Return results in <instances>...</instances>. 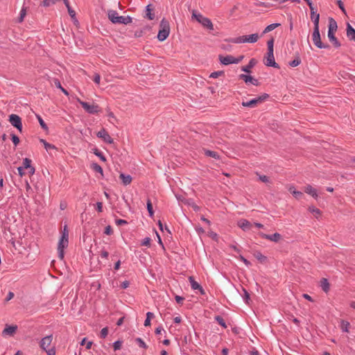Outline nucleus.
<instances>
[{
  "instance_id": "nucleus-1",
  "label": "nucleus",
  "mask_w": 355,
  "mask_h": 355,
  "mask_svg": "<svg viewBox=\"0 0 355 355\" xmlns=\"http://www.w3.org/2000/svg\"><path fill=\"white\" fill-rule=\"evenodd\" d=\"M328 28H329V29H328V35H328V37H329L330 42H331L333 43V45L334 46V47H336V48L340 47L341 46V44L338 40L337 37L335 36V32L336 31L337 28H338L337 22L332 17H330L329 19Z\"/></svg>"
},
{
  "instance_id": "nucleus-2",
  "label": "nucleus",
  "mask_w": 355,
  "mask_h": 355,
  "mask_svg": "<svg viewBox=\"0 0 355 355\" xmlns=\"http://www.w3.org/2000/svg\"><path fill=\"white\" fill-rule=\"evenodd\" d=\"M108 19L113 24H130L132 21V17L130 16H119L118 12L116 10H110L107 12Z\"/></svg>"
},
{
  "instance_id": "nucleus-3",
  "label": "nucleus",
  "mask_w": 355,
  "mask_h": 355,
  "mask_svg": "<svg viewBox=\"0 0 355 355\" xmlns=\"http://www.w3.org/2000/svg\"><path fill=\"white\" fill-rule=\"evenodd\" d=\"M170 24L167 19L163 18L159 24V30L157 34V39L160 42L164 41L169 35Z\"/></svg>"
},
{
  "instance_id": "nucleus-4",
  "label": "nucleus",
  "mask_w": 355,
  "mask_h": 355,
  "mask_svg": "<svg viewBox=\"0 0 355 355\" xmlns=\"http://www.w3.org/2000/svg\"><path fill=\"white\" fill-rule=\"evenodd\" d=\"M312 40L313 44L318 49H329L330 46L327 44H324L321 40L320 34L319 26H313V31L312 33Z\"/></svg>"
},
{
  "instance_id": "nucleus-5",
  "label": "nucleus",
  "mask_w": 355,
  "mask_h": 355,
  "mask_svg": "<svg viewBox=\"0 0 355 355\" xmlns=\"http://www.w3.org/2000/svg\"><path fill=\"white\" fill-rule=\"evenodd\" d=\"M268 98L269 95L268 94L264 93L262 95L259 96V97L253 98L249 101H243L241 104L244 107H254L259 103H261Z\"/></svg>"
},
{
  "instance_id": "nucleus-6",
  "label": "nucleus",
  "mask_w": 355,
  "mask_h": 355,
  "mask_svg": "<svg viewBox=\"0 0 355 355\" xmlns=\"http://www.w3.org/2000/svg\"><path fill=\"white\" fill-rule=\"evenodd\" d=\"M78 102L81 105L83 108L89 114H97L101 112V109L98 105H89L88 103L78 98Z\"/></svg>"
},
{
  "instance_id": "nucleus-7",
  "label": "nucleus",
  "mask_w": 355,
  "mask_h": 355,
  "mask_svg": "<svg viewBox=\"0 0 355 355\" xmlns=\"http://www.w3.org/2000/svg\"><path fill=\"white\" fill-rule=\"evenodd\" d=\"M8 121L13 127L19 130V132H22L23 125L21 118L19 116L15 114H12L9 115Z\"/></svg>"
},
{
  "instance_id": "nucleus-8",
  "label": "nucleus",
  "mask_w": 355,
  "mask_h": 355,
  "mask_svg": "<svg viewBox=\"0 0 355 355\" xmlns=\"http://www.w3.org/2000/svg\"><path fill=\"white\" fill-rule=\"evenodd\" d=\"M96 136L103 139V141L107 144H111L114 143L113 139L105 128H102L99 132H98Z\"/></svg>"
},
{
  "instance_id": "nucleus-9",
  "label": "nucleus",
  "mask_w": 355,
  "mask_h": 355,
  "mask_svg": "<svg viewBox=\"0 0 355 355\" xmlns=\"http://www.w3.org/2000/svg\"><path fill=\"white\" fill-rule=\"evenodd\" d=\"M274 51H268L266 56V62L265 64L268 67H272L276 69H279V65L275 62L274 57Z\"/></svg>"
},
{
  "instance_id": "nucleus-10",
  "label": "nucleus",
  "mask_w": 355,
  "mask_h": 355,
  "mask_svg": "<svg viewBox=\"0 0 355 355\" xmlns=\"http://www.w3.org/2000/svg\"><path fill=\"white\" fill-rule=\"evenodd\" d=\"M69 241L68 239H60L58 245V257L60 259H62L64 258V249L68 246Z\"/></svg>"
},
{
  "instance_id": "nucleus-11",
  "label": "nucleus",
  "mask_w": 355,
  "mask_h": 355,
  "mask_svg": "<svg viewBox=\"0 0 355 355\" xmlns=\"http://www.w3.org/2000/svg\"><path fill=\"white\" fill-rule=\"evenodd\" d=\"M144 17L148 20H153L155 18V6L153 4H148L146 7Z\"/></svg>"
},
{
  "instance_id": "nucleus-12",
  "label": "nucleus",
  "mask_w": 355,
  "mask_h": 355,
  "mask_svg": "<svg viewBox=\"0 0 355 355\" xmlns=\"http://www.w3.org/2000/svg\"><path fill=\"white\" fill-rule=\"evenodd\" d=\"M259 235L263 238V239H268V240H270L271 241H274V242H279V240L282 239V235L277 232L273 234H265L263 232H259Z\"/></svg>"
},
{
  "instance_id": "nucleus-13",
  "label": "nucleus",
  "mask_w": 355,
  "mask_h": 355,
  "mask_svg": "<svg viewBox=\"0 0 355 355\" xmlns=\"http://www.w3.org/2000/svg\"><path fill=\"white\" fill-rule=\"evenodd\" d=\"M239 78L240 80H243L245 83H250L255 86L260 85V83L259 82V80L257 79L254 78L250 75L242 73L239 75Z\"/></svg>"
},
{
  "instance_id": "nucleus-14",
  "label": "nucleus",
  "mask_w": 355,
  "mask_h": 355,
  "mask_svg": "<svg viewBox=\"0 0 355 355\" xmlns=\"http://www.w3.org/2000/svg\"><path fill=\"white\" fill-rule=\"evenodd\" d=\"M53 340V335L46 336L42 338L40 342V347L44 351L47 349L48 347L51 345Z\"/></svg>"
},
{
  "instance_id": "nucleus-15",
  "label": "nucleus",
  "mask_w": 355,
  "mask_h": 355,
  "mask_svg": "<svg viewBox=\"0 0 355 355\" xmlns=\"http://www.w3.org/2000/svg\"><path fill=\"white\" fill-rule=\"evenodd\" d=\"M189 282L191 284V286L193 290H198L201 295H205V291L202 287L200 284H199L197 282L195 281L194 277L191 276L189 277Z\"/></svg>"
},
{
  "instance_id": "nucleus-16",
  "label": "nucleus",
  "mask_w": 355,
  "mask_h": 355,
  "mask_svg": "<svg viewBox=\"0 0 355 355\" xmlns=\"http://www.w3.org/2000/svg\"><path fill=\"white\" fill-rule=\"evenodd\" d=\"M218 58L222 64L228 65L230 64H234V57L231 55H228L226 56H223L220 55Z\"/></svg>"
},
{
  "instance_id": "nucleus-17",
  "label": "nucleus",
  "mask_w": 355,
  "mask_h": 355,
  "mask_svg": "<svg viewBox=\"0 0 355 355\" xmlns=\"http://www.w3.org/2000/svg\"><path fill=\"white\" fill-rule=\"evenodd\" d=\"M257 63V60L255 58H251L249 61V63L241 67V70L245 73H250L252 72L251 69L256 65Z\"/></svg>"
},
{
  "instance_id": "nucleus-18",
  "label": "nucleus",
  "mask_w": 355,
  "mask_h": 355,
  "mask_svg": "<svg viewBox=\"0 0 355 355\" xmlns=\"http://www.w3.org/2000/svg\"><path fill=\"white\" fill-rule=\"evenodd\" d=\"M243 42L248 43H255L259 38L258 33H254L249 35H243Z\"/></svg>"
},
{
  "instance_id": "nucleus-19",
  "label": "nucleus",
  "mask_w": 355,
  "mask_h": 355,
  "mask_svg": "<svg viewBox=\"0 0 355 355\" xmlns=\"http://www.w3.org/2000/svg\"><path fill=\"white\" fill-rule=\"evenodd\" d=\"M238 226L243 231H247L252 227V224L246 219H241L238 222Z\"/></svg>"
},
{
  "instance_id": "nucleus-20",
  "label": "nucleus",
  "mask_w": 355,
  "mask_h": 355,
  "mask_svg": "<svg viewBox=\"0 0 355 355\" xmlns=\"http://www.w3.org/2000/svg\"><path fill=\"white\" fill-rule=\"evenodd\" d=\"M200 24L204 28H206L207 29H208L209 31L214 30V25H213L211 21L210 20V19H209L207 17H205L201 21H200Z\"/></svg>"
},
{
  "instance_id": "nucleus-21",
  "label": "nucleus",
  "mask_w": 355,
  "mask_h": 355,
  "mask_svg": "<svg viewBox=\"0 0 355 355\" xmlns=\"http://www.w3.org/2000/svg\"><path fill=\"white\" fill-rule=\"evenodd\" d=\"M347 36L352 40L355 42V29L349 24H347Z\"/></svg>"
},
{
  "instance_id": "nucleus-22",
  "label": "nucleus",
  "mask_w": 355,
  "mask_h": 355,
  "mask_svg": "<svg viewBox=\"0 0 355 355\" xmlns=\"http://www.w3.org/2000/svg\"><path fill=\"white\" fill-rule=\"evenodd\" d=\"M320 286L322 288V290L325 293H327L330 290V284L329 283V281L326 278H322L320 282Z\"/></svg>"
},
{
  "instance_id": "nucleus-23",
  "label": "nucleus",
  "mask_w": 355,
  "mask_h": 355,
  "mask_svg": "<svg viewBox=\"0 0 355 355\" xmlns=\"http://www.w3.org/2000/svg\"><path fill=\"white\" fill-rule=\"evenodd\" d=\"M311 19L314 26H319L320 14L317 13L315 9L313 10H311Z\"/></svg>"
},
{
  "instance_id": "nucleus-24",
  "label": "nucleus",
  "mask_w": 355,
  "mask_h": 355,
  "mask_svg": "<svg viewBox=\"0 0 355 355\" xmlns=\"http://www.w3.org/2000/svg\"><path fill=\"white\" fill-rule=\"evenodd\" d=\"M304 192L306 193L311 195L313 198H314L315 200L318 199V193L316 190L311 185H307L304 189Z\"/></svg>"
},
{
  "instance_id": "nucleus-25",
  "label": "nucleus",
  "mask_w": 355,
  "mask_h": 355,
  "mask_svg": "<svg viewBox=\"0 0 355 355\" xmlns=\"http://www.w3.org/2000/svg\"><path fill=\"white\" fill-rule=\"evenodd\" d=\"M202 151L204 154L207 157H211L216 159H220V155L216 151L210 150L206 148H202Z\"/></svg>"
},
{
  "instance_id": "nucleus-26",
  "label": "nucleus",
  "mask_w": 355,
  "mask_h": 355,
  "mask_svg": "<svg viewBox=\"0 0 355 355\" xmlns=\"http://www.w3.org/2000/svg\"><path fill=\"white\" fill-rule=\"evenodd\" d=\"M119 178L122 180V182L125 186L130 184L132 180L130 175H125L124 173H121Z\"/></svg>"
},
{
  "instance_id": "nucleus-27",
  "label": "nucleus",
  "mask_w": 355,
  "mask_h": 355,
  "mask_svg": "<svg viewBox=\"0 0 355 355\" xmlns=\"http://www.w3.org/2000/svg\"><path fill=\"white\" fill-rule=\"evenodd\" d=\"M63 1L67 8V10H68V12H69V15H70V17L73 19H75L76 21H77L76 19V12L71 8L69 1L63 0Z\"/></svg>"
},
{
  "instance_id": "nucleus-28",
  "label": "nucleus",
  "mask_w": 355,
  "mask_h": 355,
  "mask_svg": "<svg viewBox=\"0 0 355 355\" xmlns=\"http://www.w3.org/2000/svg\"><path fill=\"white\" fill-rule=\"evenodd\" d=\"M17 329V327L16 325H6V328L3 329V333L6 334H13Z\"/></svg>"
},
{
  "instance_id": "nucleus-29",
  "label": "nucleus",
  "mask_w": 355,
  "mask_h": 355,
  "mask_svg": "<svg viewBox=\"0 0 355 355\" xmlns=\"http://www.w3.org/2000/svg\"><path fill=\"white\" fill-rule=\"evenodd\" d=\"M288 191L293 195V196L299 200L302 197L304 196V194L301 191H296L295 187H291L288 189Z\"/></svg>"
},
{
  "instance_id": "nucleus-30",
  "label": "nucleus",
  "mask_w": 355,
  "mask_h": 355,
  "mask_svg": "<svg viewBox=\"0 0 355 355\" xmlns=\"http://www.w3.org/2000/svg\"><path fill=\"white\" fill-rule=\"evenodd\" d=\"M279 26H280V24H279V23H274V24H271L267 26L265 28V29L263 30L262 35L273 31L275 28L279 27Z\"/></svg>"
},
{
  "instance_id": "nucleus-31",
  "label": "nucleus",
  "mask_w": 355,
  "mask_h": 355,
  "mask_svg": "<svg viewBox=\"0 0 355 355\" xmlns=\"http://www.w3.org/2000/svg\"><path fill=\"white\" fill-rule=\"evenodd\" d=\"M309 211L312 213L316 218H318L322 215V211L315 207H309Z\"/></svg>"
},
{
  "instance_id": "nucleus-32",
  "label": "nucleus",
  "mask_w": 355,
  "mask_h": 355,
  "mask_svg": "<svg viewBox=\"0 0 355 355\" xmlns=\"http://www.w3.org/2000/svg\"><path fill=\"white\" fill-rule=\"evenodd\" d=\"M254 257L259 260L261 263H264L267 261V257L263 255L261 252L257 251L254 253Z\"/></svg>"
},
{
  "instance_id": "nucleus-33",
  "label": "nucleus",
  "mask_w": 355,
  "mask_h": 355,
  "mask_svg": "<svg viewBox=\"0 0 355 355\" xmlns=\"http://www.w3.org/2000/svg\"><path fill=\"white\" fill-rule=\"evenodd\" d=\"M40 143L43 144V145H44V148H45V149H46V150H50V149H55V150H57V149H58V148H57L54 145H53V144H51L48 143V142H47L45 139H40Z\"/></svg>"
},
{
  "instance_id": "nucleus-34",
  "label": "nucleus",
  "mask_w": 355,
  "mask_h": 355,
  "mask_svg": "<svg viewBox=\"0 0 355 355\" xmlns=\"http://www.w3.org/2000/svg\"><path fill=\"white\" fill-rule=\"evenodd\" d=\"M91 168L96 172L101 173L102 175H103V171L102 167L97 163H92L91 165Z\"/></svg>"
},
{
  "instance_id": "nucleus-35",
  "label": "nucleus",
  "mask_w": 355,
  "mask_h": 355,
  "mask_svg": "<svg viewBox=\"0 0 355 355\" xmlns=\"http://www.w3.org/2000/svg\"><path fill=\"white\" fill-rule=\"evenodd\" d=\"M146 206H147V209H148L149 216L151 217L153 216L154 211H153V204L151 202V200L149 198L147 200Z\"/></svg>"
},
{
  "instance_id": "nucleus-36",
  "label": "nucleus",
  "mask_w": 355,
  "mask_h": 355,
  "mask_svg": "<svg viewBox=\"0 0 355 355\" xmlns=\"http://www.w3.org/2000/svg\"><path fill=\"white\" fill-rule=\"evenodd\" d=\"M349 327H350V324H349V322L345 321V320H342L341 321L340 328H341L343 331L348 332Z\"/></svg>"
},
{
  "instance_id": "nucleus-37",
  "label": "nucleus",
  "mask_w": 355,
  "mask_h": 355,
  "mask_svg": "<svg viewBox=\"0 0 355 355\" xmlns=\"http://www.w3.org/2000/svg\"><path fill=\"white\" fill-rule=\"evenodd\" d=\"M93 153L98 157L103 162L106 161V157L103 155V153L98 149V148H94L93 149Z\"/></svg>"
},
{
  "instance_id": "nucleus-38",
  "label": "nucleus",
  "mask_w": 355,
  "mask_h": 355,
  "mask_svg": "<svg viewBox=\"0 0 355 355\" xmlns=\"http://www.w3.org/2000/svg\"><path fill=\"white\" fill-rule=\"evenodd\" d=\"M36 117L40 123V125L41 126V128L44 130H48V126L45 123V122L44 121V120L42 119V118L41 117L40 115H36Z\"/></svg>"
},
{
  "instance_id": "nucleus-39",
  "label": "nucleus",
  "mask_w": 355,
  "mask_h": 355,
  "mask_svg": "<svg viewBox=\"0 0 355 355\" xmlns=\"http://www.w3.org/2000/svg\"><path fill=\"white\" fill-rule=\"evenodd\" d=\"M227 41H228L230 42L235 43V44L244 43L243 42V36H240V37H234V38H230L229 40H227Z\"/></svg>"
},
{
  "instance_id": "nucleus-40",
  "label": "nucleus",
  "mask_w": 355,
  "mask_h": 355,
  "mask_svg": "<svg viewBox=\"0 0 355 355\" xmlns=\"http://www.w3.org/2000/svg\"><path fill=\"white\" fill-rule=\"evenodd\" d=\"M62 235L60 239H68L69 238V230L67 225H65L63 227V229L62 230Z\"/></svg>"
},
{
  "instance_id": "nucleus-41",
  "label": "nucleus",
  "mask_w": 355,
  "mask_h": 355,
  "mask_svg": "<svg viewBox=\"0 0 355 355\" xmlns=\"http://www.w3.org/2000/svg\"><path fill=\"white\" fill-rule=\"evenodd\" d=\"M301 63L300 56H297L293 60L289 62V65L293 67H297Z\"/></svg>"
},
{
  "instance_id": "nucleus-42",
  "label": "nucleus",
  "mask_w": 355,
  "mask_h": 355,
  "mask_svg": "<svg viewBox=\"0 0 355 355\" xmlns=\"http://www.w3.org/2000/svg\"><path fill=\"white\" fill-rule=\"evenodd\" d=\"M215 320L216 321H217V322L220 325L222 326L224 328H226L227 326H226V324H225V322L224 320V319L220 316V315H216L215 317Z\"/></svg>"
},
{
  "instance_id": "nucleus-43",
  "label": "nucleus",
  "mask_w": 355,
  "mask_h": 355,
  "mask_svg": "<svg viewBox=\"0 0 355 355\" xmlns=\"http://www.w3.org/2000/svg\"><path fill=\"white\" fill-rule=\"evenodd\" d=\"M31 159H30L29 158H24L23 159V168H26V169H28V168H31Z\"/></svg>"
},
{
  "instance_id": "nucleus-44",
  "label": "nucleus",
  "mask_w": 355,
  "mask_h": 355,
  "mask_svg": "<svg viewBox=\"0 0 355 355\" xmlns=\"http://www.w3.org/2000/svg\"><path fill=\"white\" fill-rule=\"evenodd\" d=\"M243 291L244 293V297H243L244 300L247 304H250V302H251L250 295L249 293L244 288H243Z\"/></svg>"
},
{
  "instance_id": "nucleus-45",
  "label": "nucleus",
  "mask_w": 355,
  "mask_h": 355,
  "mask_svg": "<svg viewBox=\"0 0 355 355\" xmlns=\"http://www.w3.org/2000/svg\"><path fill=\"white\" fill-rule=\"evenodd\" d=\"M274 38L271 37V39L267 42L268 51H274Z\"/></svg>"
},
{
  "instance_id": "nucleus-46",
  "label": "nucleus",
  "mask_w": 355,
  "mask_h": 355,
  "mask_svg": "<svg viewBox=\"0 0 355 355\" xmlns=\"http://www.w3.org/2000/svg\"><path fill=\"white\" fill-rule=\"evenodd\" d=\"M224 75H225L224 71H218L212 72L210 74L209 78H216L220 76H224Z\"/></svg>"
},
{
  "instance_id": "nucleus-47",
  "label": "nucleus",
  "mask_w": 355,
  "mask_h": 355,
  "mask_svg": "<svg viewBox=\"0 0 355 355\" xmlns=\"http://www.w3.org/2000/svg\"><path fill=\"white\" fill-rule=\"evenodd\" d=\"M10 137H11V140L13 142L14 145L15 146H17L20 142L19 138L18 137V136H17L14 133H11Z\"/></svg>"
},
{
  "instance_id": "nucleus-48",
  "label": "nucleus",
  "mask_w": 355,
  "mask_h": 355,
  "mask_svg": "<svg viewBox=\"0 0 355 355\" xmlns=\"http://www.w3.org/2000/svg\"><path fill=\"white\" fill-rule=\"evenodd\" d=\"M135 341L139 345V346L140 347L144 348V349L148 348L147 345L144 343V341L141 338H137L135 339Z\"/></svg>"
},
{
  "instance_id": "nucleus-49",
  "label": "nucleus",
  "mask_w": 355,
  "mask_h": 355,
  "mask_svg": "<svg viewBox=\"0 0 355 355\" xmlns=\"http://www.w3.org/2000/svg\"><path fill=\"white\" fill-rule=\"evenodd\" d=\"M122 343H123V341L121 340H118L115 341L113 343L114 350V351L119 350L121 348Z\"/></svg>"
},
{
  "instance_id": "nucleus-50",
  "label": "nucleus",
  "mask_w": 355,
  "mask_h": 355,
  "mask_svg": "<svg viewBox=\"0 0 355 355\" xmlns=\"http://www.w3.org/2000/svg\"><path fill=\"white\" fill-rule=\"evenodd\" d=\"M192 17L196 19L199 23L205 17L201 14H197L195 10L192 12Z\"/></svg>"
},
{
  "instance_id": "nucleus-51",
  "label": "nucleus",
  "mask_w": 355,
  "mask_h": 355,
  "mask_svg": "<svg viewBox=\"0 0 355 355\" xmlns=\"http://www.w3.org/2000/svg\"><path fill=\"white\" fill-rule=\"evenodd\" d=\"M26 8H23L20 12V15H19V19H18L19 22L23 21L24 18L26 16Z\"/></svg>"
},
{
  "instance_id": "nucleus-52",
  "label": "nucleus",
  "mask_w": 355,
  "mask_h": 355,
  "mask_svg": "<svg viewBox=\"0 0 355 355\" xmlns=\"http://www.w3.org/2000/svg\"><path fill=\"white\" fill-rule=\"evenodd\" d=\"M108 334V327H104L101 329L100 332V337L102 338H105Z\"/></svg>"
},
{
  "instance_id": "nucleus-53",
  "label": "nucleus",
  "mask_w": 355,
  "mask_h": 355,
  "mask_svg": "<svg viewBox=\"0 0 355 355\" xmlns=\"http://www.w3.org/2000/svg\"><path fill=\"white\" fill-rule=\"evenodd\" d=\"M336 3L337 5L338 6L339 8L342 10V12L344 13V14H346V10H345V8L344 7V3L343 2L341 1V0H338L336 1Z\"/></svg>"
},
{
  "instance_id": "nucleus-54",
  "label": "nucleus",
  "mask_w": 355,
  "mask_h": 355,
  "mask_svg": "<svg viewBox=\"0 0 355 355\" xmlns=\"http://www.w3.org/2000/svg\"><path fill=\"white\" fill-rule=\"evenodd\" d=\"M259 179L260 181L264 182V183H268V182H270V180H269V178L265 175H259Z\"/></svg>"
},
{
  "instance_id": "nucleus-55",
  "label": "nucleus",
  "mask_w": 355,
  "mask_h": 355,
  "mask_svg": "<svg viewBox=\"0 0 355 355\" xmlns=\"http://www.w3.org/2000/svg\"><path fill=\"white\" fill-rule=\"evenodd\" d=\"M104 233L107 235H112L113 234V230L110 225H107L105 228Z\"/></svg>"
},
{
  "instance_id": "nucleus-56",
  "label": "nucleus",
  "mask_w": 355,
  "mask_h": 355,
  "mask_svg": "<svg viewBox=\"0 0 355 355\" xmlns=\"http://www.w3.org/2000/svg\"><path fill=\"white\" fill-rule=\"evenodd\" d=\"M151 239L149 237H146L141 242V245L150 246Z\"/></svg>"
},
{
  "instance_id": "nucleus-57",
  "label": "nucleus",
  "mask_w": 355,
  "mask_h": 355,
  "mask_svg": "<svg viewBox=\"0 0 355 355\" xmlns=\"http://www.w3.org/2000/svg\"><path fill=\"white\" fill-rule=\"evenodd\" d=\"M44 352H46L47 355H55V348L53 347L51 349H47Z\"/></svg>"
},
{
  "instance_id": "nucleus-58",
  "label": "nucleus",
  "mask_w": 355,
  "mask_h": 355,
  "mask_svg": "<svg viewBox=\"0 0 355 355\" xmlns=\"http://www.w3.org/2000/svg\"><path fill=\"white\" fill-rule=\"evenodd\" d=\"M96 209L99 213L103 211V203L101 202H96Z\"/></svg>"
},
{
  "instance_id": "nucleus-59",
  "label": "nucleus",
  "mask_w": 355,
  "mask_h": 355,
  "mask_svg": "<svg viewBox=\"0 0 355 355\" xmlns=\"http://www.w3.org/2000/svg\"><path fill=\"white\" fill-rule=\"evenodd\" d=\"M175 299L176 302L179 304H182V303L184 300V297L179 296V295H175Z\"/></svg>"
},
{
  "instance_id": "nucleus-60",
  "label": "nucleus",
  "mask_w": 355,
  "mask_h": 355,
  "mask_svg": "<svg viewBox=\"0 0 355 355\" xmlns=\"http://www.w3.org/2000/svg\"><path fill=\"white\" fill-rule=\"evenodd\" d=\"M239 259L241 261H242L247 266H251L250 261H249L248 259H246L243 256L240 255Z\"/></svg>"
},
{
  "instance_id": "nucleus-61",
  "label": "nucleus",
  "mask_w": 355,
  "mask_h": 355,
  "mask_svg": "<svg viewBox=\"0 0 355 355\" xmlns=\"http://www.w3.org/2000/svg\"><path fill=\"white\" fill-rule=\"evenodd\" d=\"M115 223L117 225H122L128 224V222L125 220L123 219H116Z\"/></svg>"
},
{
  "instance_id": "nucleus-62",
  "label": "nucleus",
  "mask_w": 355,
  "mask_h": 355,
  "mask_svg": "<svg viewBox=\"0 0 355 355\" xmlns=\"http://www.w3.org/2000/svg\"><path fill=\"white\" fill-rule=\"evenodd\" d=\"M93 80L95 83L99 84L101 80V76L98 73H95L94 76Z\"/></svg>"
},
{
  "instance_id": "nucleus-63",
  "label": "nucleus",
  "mask_w": 355,
  "mask_h": 355,
  "mask_svg": "<svg viewBox=\"0 0 355 355\" xmlns=\"http://www.w3.org/2000/svg\"><path fill=\"white\" fill-rule=\"evenodd\" d=\"M53 83L55 84V86L58 88V89H60L62 88V85H61V83L60 82V80L58 79V78H54L53 79Z\"/></svg>"
},
{
  "instance_id": "nucleus-64",
  "label": "nucleus",
  "mask_w": 355,
  "mask_h": 355,
  "mask_svg": "<svg viewBox=\"0 0 355 355\" xmlns=\"http://www.w3.org/2000/svg\"><path fill=\"white\" fill-rule=\"evenodd\" d=\"M130 285V282L127 280L123 282L121 284V287L123 288V289H125L127 288Z\"/></svg>"
}]
</instances>
